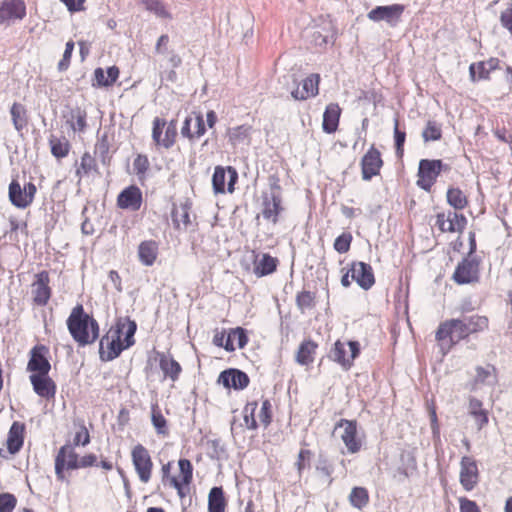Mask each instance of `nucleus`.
Returning a JSON list of instances; mask_svg holds the SVG:
<instances>
[{
	"label": "nucleus",
	"mask_w": 512,
	"mask_h": 512,
	"mask_svg": "<svg viewBox=\"0 0 512 512\" xmlns=\"http://www.w3.org/2000/svg\"><path fill=\"white\" fill-rule=\"evenodd\" d=\"M489 325V318L480 314L446 319L439 323L435 331V341L440 351L447 354L461 341L468 340L471 335L487 331Z\"/></svg>",
	"instance_id": "nucleus-1"
},
{
	"label": "nucleus",
	"mask_w": 512,
	"mask_h": 512,
	"mask_svg": "<svg viewBox=\"0 0 512 512\" xmlns=\"http://www.w3.org/2000/svg\"><path fill=\"white\" fill-rule=\"evenodd\" d=\"M137 324L129 317L120 318L115 326L111 327L101 338L99 343V354L102 361H112L121 352L134 345V335Z\"/></svg>",
	"instance_id": "nucleus-2"
},
{
	"label": "nucleus",
	"mask_w": 512,
	"mask_h": 512,
	"mask_svg": "<svg viewBox=\"0 0 512 512\" xmlns=\"http://www.w3.org/2000/svg\"><path fill=\"white\" fill-rule=\"evenodd\" d=\"M67 329L78 346L95 343L100 335V326L92 314L85 311L82 304L74 306L66 320Z\"/></svg>",
	"instance_id": "nucleus-3"
},
{
	"label": "nucleus",
	"mask_w": 512,
	"mask_h": 512,
	"mask_svg": "<svg viewBox=\"0 0 512 512\" xmlns=\"http://www.w3.org/2000/svg\"><path fill=\"white\" fill-rule=\"evenodd\" d=\"M178 473H173L174 461L163 463L160 468V479L164 488L173 489L183 499L190 493L193 482V465L189 459L180 458L177 462Z\"/></svg>",
	"instance_id": "nucleus-4"
},
{
	"label": "nucleus",
	"mask_w": 512,
	"mask_h": 512,
	"mask_svg": "<svg viewBox=\"0 0 512 512\" xmlns=\"http://www.w3.org/2000/svg\"><path fill=\"white\" fill-rule=\"evenodd\" d=\"M341 272L340 282L344 288H349L353 281L365 291L375 285L374 270L370 264L363 261H352L346 268H342Z\"/></svg>",
	"instance_id": "nucleus-5"
},
{
	"label": "nucleus",
	"mask_w": 512,
	"mask_h": 512,
	"mask_svg": "<svg viewBox=\"0 0 512 512\" xmlns=\"http://www.w3.org/2000/svg\"><path fill=\"white\" fill-rule=\"evenodd\" d=\"M78 453L70 443L59 448L54 459L56 479L59 482H68L69 471L78 470Z\"/></svg>",
	"instance_id": "nucleus-6"
},
{
	"label": "nucleus",
	"mask_w": 512,
	"mask_h": 512,
	"mask_svg": "<svg viewBox=\"0 0 512 512\" xmlns=\"http://www.w3.org/2000/svg\"><path fill=\"white\" fill-rule=\"evenodd\" d=\"M131 462L139 481L147 484L152 479L154 463L150 451L138 443L131 449Z\"/></svg>",
	"instance_id": "nucleus-7"
},
{
	"label": "nucleus",
	"mask_w": 512,
	"mask_h": 512,
	"mask_svg": "<svg viewBox=\"0 0 512 512\" xmlns=\"http://www.w3.org/2000/svg\"><path fill=\"white\" fill-rule=\"evenodd\" d=\"M359 355L360 344L358 341L343 342L337 340L330 351V359L339 364L345 371L351 369Z\"/></svg>",
	"instance_id": "nucleus-8"
},
{
	"label": "nucleus",
	"mask_w": 512,
	"mask_h": 512,
	"mask_svg": "<svg viewBox=\"0 0 512 512\" xmlns=\"http://www.w3.org/2000/svg\"><path fill=\"white\" fill-rule=\"evenodd\" d=\"M467 218L464 214L453 211H440L434 216L433 226L440 233H463L467 226Z\"/></svg>",
	"instance_id": "nucleus-9"
},
{
	"label": "nucleus",
	"mask_w": 512,
	"mask_h": 512,
	"mask_svg": "<svg viewBox=\"0 0 512 512\" xmlns=\"http://www.w3.org/2000/svg\"><path fill=\"white\" fill-rule=\"evenodd\" d=\"M177 121L167 122L164 118L155 117L152 122V139L157 146L171 148L177 138Z\"/></svg>",
	"instance_id": "nucleus-10"
},
{
	"label": "nucleus",
	"mask_w": 512,
	"mask_h": 512,
	"mask_svg": "<svg viewBox=\"0 0 512 512\" xmlns=\"http://www.w3.org/2000/svg\"><path fill=\"white\" fill-rule=\"evenodd\" d=\"M36 193V185L31 181L21 186L18 179H12L8 187L10 202L20 209L29 207L33 203Z\"/></svg>",
	"instance_id": "nucleus-11"
},
{
	"label": "nucleus",
	"mask_w": 512,
	"mask_h": 512,
	"mask_svg": "<svg viewBox=\"0 0 512 512\" xmlns=\"http://www.w3.org/2000/svg\"><path fill=\"white\" fill-rule=\"evenodd\" d=\"M442 168L443 162L440 159L420 160L417 173V186L430 192L438 176L441 174Z\"/></svg>",
	"instance_id": "nucleus-12"
},
{
	"label": "nucleus",
	"mask_w": 512,
	"mask_h": 512,
	"mask_svg": "<svg viewBox=\"0 0 512 512\" xmlns=\"http://www.w3.org/2000/svg\"><path fill=\"white\" fill-rule=\"evenodd\" d=\"M384 160L380 150L375 144L370 145L360 160L361 177L364 181H370L381 174Z\"/></svg>",
	"instance_id": "nucleus-13"
},
{
	"label": "nucleus",
	"mask_w": 512,
	"mask_h": 512,
	"mask_svg": "<svg viewBox=\"0 0 512 512\" xmlns=\"http://www.w3.org/2000/svg\"><path fill=\"white\" fill-rule=\"evenodd\" d=\"M238 181L237 170L232 166H216L212 176V187L215 194H232Z\"/></svg>",
	"instance_id": "nucleus-14"
},
{
	"label": "nucleus",
	"mask_w": 512,
	"mask_h": 512,
	"mask_svg": "<svg viewBox=\"0 0 512 512\" xmlns=\"http://www.w3.org/2000/svg\"><path fill=\"white\" fill-rule=\"evenodd\" d=\"M30 287L33 305L38 307L46 306L52 297L49 272L42 270L36 273Z\"/></svg>",
	"instance_id": "nucleus-15"
},
{
	"label": "nucleus",
	"mask_w": 512,
	"mask_h": 512,
	"mask_svg": "<svg viewBox=\"0 0 512 512\" xmlns=\"http://www.w3.org/2000/svg\"><path fill=\"white\" fill-rule=\"evenodd\" d=\"M50 349L44 344H36L29 352L27 371L30 374H49L51 364L49 361Z\"/></svg>",
	"instance_id": "nucleus-16"
},
{
	"label": "nucleus",
	"mask_w": 512,
	"mask_h": 512,
	"mask_svg": "<svg viewBox=\"0 0 512 512\" xmlns=\"http://www.w3.org/2000/svg\"><path fill=\"white\" fill-rule=\"evenodd\" d=\"M343 428L341 440L350 454L358 453L362 448V440L358 436L357 422L355 420L340 419L335 429Z\"/></svg>",
	"instance_id": "nucleus-17"
},
{
	"label": "nucleus",
	"mask_w": 512,
	"mask_h": 512,
	"mask_svg": "<svg viewBox=\"0 0 512 512\" xmlns=\"http://www.w3.org/2000/svg\"><path fill=\"white\" fill-rule=\"evenodd\" d=\"M480 473L476 460L463 456L460 461L459 481L465 491H472L479 483Z\"/></svg>",
	"instance_id": "nucleus-18"
},
{
	"label": "nucleus",
	"mask_w": 512,
	"mask_h": 512,
	"mask_svg": "<svg viewBox=\"0 0 512 512\" xmlns=\"http://www.w3.org/2000/svg\"><path fill=\"white\" fill-rule=\"evenodd\" d=\"M404 10L405 6L402 4L377 6L368 12L367 17L373 22L385 21L394 27L399 23Z\"/></svg>",
	"instance_id": "nucleus-19"
},
{
	"label": "nucleus",
	"mask_w": 512,
	"mask_h": 512,
	"mask_svg": "<svg viewBox=\"0 0 512 512\" xmlns=\"http://www.w3.org/2000/svg\"><path fill=\"white\" fill-rule=\"evenodd\" d=\"M452 279L458 285L470 284L479 281V262L475 259L464 258L458 263Z\"/></svg>",
	"instance_id": "nucleus-20"
},
{
	"label": "nucleus",
	"mask_w": 512,
	"mask_h": 512,
	"mask_svg": "<svg viewBox=\"0 0 512 512\" xmlns=\"http://www.w3.org/2000/svg\"><path fill=\"white\" fill-rule=\"evenodd\" d=\"M238 336V347L244 348L248 342V337L242 327L230 329L228 334L225 330L216 331L213 336V344L222 347L228 352L235 351L236 347L232 341V337Z\"/></svg>",
	"instance_id": "nucleus-21"
},
{
	"label": "nucleus",
	"mask_w": 512,
	"mask_h": 512,
	"mask_svg": "<svg viewBox=\"0 0 512 512\" xmlns=\"http://www.w3.org/2000/svg\"><path fill=\"white\" fill-rule=\"evenodd\" d=\"M117 207L123 210L138 211L143 204V194L136 185L124 188L117 196Z\"/></svg>",
	"instance_id": "nucleus-22"
},
{
	"label": "nucleus",
	"mask_w": 512,
	"mask_h": 512,
	"mask_svg": "<svg viewBox=\"0 0 512 512\" xmlns=\"http://www.w3.org/2000/svg\"><path fill=\"white\" fill-rule=\"evenodd\" d=\"M498 69H500V60L497 57H490L487 60L471 63L469 66L470 81H488L491 78V73Z\"/></svg>",
	"instance_id": "nucleus-23"
},
{
	"label": "nucleus",
	"mask_w": 512,
	"mask_h": 512,
	"mask_svg": "<svg viewBox=\"0 0 512 512\" xmlns=\"http://www.w3.org/2000/svg\"><path fill=\"white\" fill-rule=\"evenodd\" d=\"M29 381L39 397L45 400L55 398L57 386L49 374H30Z\"/></svg>",
	"instance_id": "nucleus-24"
},
{
	"label": "nucleus",
	"mask_w": 512,
	"mask_h": 512,
	"mask_svg": "<svg viewBox=\"0 0 512 512\" xmlns=\"http://www.w3.org/2000/svg\"><path fill=\"white\" fill-rule=\"evenodd\" d=\"M218 383L228 389L243 390L248 387L250 379L245 372L230 368L220 373Z\"/></svg>",
	"instance_id": "nucleus-25"
},
{
	"label": "nucleus",
	"mask_w": 512,
	"mask_h": 512,
	"mask_svg": "<svg viewBox=\"0 0 512 512\" xmlns=\"http://www.w3.org/2000/svg\"><path fill=\"white\" fill-rule=\"evenodd\" d=\"M26 16V4L23 0H4L0 4V24L22 20Z\"/></svg>",
	"instance_id": "nucleus-26"
},
{
	"label": "nucleus",
	"mask_w": 512,
	"mask_h": 512,
	"mask_svg": "<svg viewBox=\"0 0 512 512\" xmlns=\"http://www.w3.org/2000/svg\"><path fill=\"white\" fill-rule=\"evenodd\" d=\"M321 78L317 73H312L308 75L302 81V87L297 86L294 90L291 91V96L293 99L298 101H304L309 98H313L319 94V84Z\"/></svg>",
	"instance_id": "nucleus-27"
},
{
	"label": "nucleus",
	"mask_w": 512,
	"mask_h": 512,
	"mask_svg": "<svg viewBox=\"0 0 512 512\" xmlns=\"http://www.w3.org/2000/svg\"><path fill=\"white\" fill-rule=\"evenodd\" d=\"M26 426L23 422L14 421L8 431L6 447L9 455L17 454L24 445Z\"/></svg>",
	"instance_id": "nucleus-28"
},
{
	"label": "nucleus",
	"mask_w": 512,
	"mask_h": 512,
	"mask_svg": "<svg viewBox=\"0 0 512 512\" xmlns=\"http://www.w3.org/2000/svg\"><path fill=\"white\" fill-rule=\"evenodd\" d=\"M262 206L263 217L271 223L277 224L279 215L284 210L280 194H271V196L264 195Z\"/></svg>",
	"instance_id": "nucleus-29"
},
{
	"label": "nucleus",
	"mask_w": 512,
	"mask_h": 512,
	"mask_svg": "<svg viewBox=\"0 0 512 512\" xmlns=\"http://www.w3.org/2000/svg\"><path fill=\"white\" fill-rule=\"evenodd\" d=\"M318 343L311 338L304 339L295 353V361L301 366H311L316 358Z\"/></svg>",
	"instance_id": "nucleus-30"
},
{
	"label": "nucleus",
	"mask_w": 512,
	"mask_h": 512,
	"mask_svg": "<svg viewBox=\"0 0 512 512\" xmlns=\"http://www.w3.org/2000/svg\"><path fill=\"white\" fill-rule=\"evenodd\" d=\"M157 359L164 378L176 382L182 373V367L179 362L171 354L164 352H157Z\"/></svg>",
	"instance_id": "nucleus-31"
},
{
	"label": "nucleus",
	"mask_w": 512,
	"mask_h": 512,
	"mask_svg": "<svg viewBox=\"0 0 512 512\" xmlns=\"http://www.w3.org/2000/svg\"><path fill=\"white\" fill-rule=\"evenodd\" d=\"M279 265V260L268 253L257 256L253 262V272L257 277L273 274Z\"/></svg>",
	"instance_id": "nucleus-32"
},
{
	"label": "nucleus",
	"mask_w": 512,
	"mask_h": 512,
	"mask_svg": "<svg viewBox=\"0 0 512 512\" xmlns=\"http://www.w3.org/2000/svg\"><path fill=\"white\" fill-rule=\"evenodd\" d=\"M103 68L98 67L94 70V77L92 86L95 88L111 87L119 78L120 70L117 66L113 65L106 71Z\"/></svg>",
	"instance_id": "nucleus-33"
},
{
	"label": "nucleus",
	"mask_w": 512,
	"mask_h": 512,
	"mask_svg": "<svg viewBox=\"0 0 512 512\" xmlns=\"http://www.w3.org/2000/svg\"><path fill=\"white\" fill-rule=\"evenodd\" d=\"M341 108L337 103H330L326 106L323 114V131L332 134L337 131L341 116Z\"/></svg>",
	"instance_id": "nucleus-34"
},
{
	"label": "nucleus",
	"mask_w": 512,
	"mask_h": 512,
	"mask_svg": "<svg viewBox=\"0 0 512 512\" xmlns=\"http://www.w3.org/2000/svg\"><path fill=\"white\" fill-rule=\"evenodd\" d=\"M159 254V244L155 240H144L138 246L139 261L145 266H152Z\"/></svg>",
	"instance_id": "nucleus-35"
},
{
	"label": "nucleus",
	"mask_w": 512,
	"mask_h": 512,
	"mask_svg": "<svg viewBox=\"0 0 512 512\" xmlns=\"http://www.w3.org/2000/svg\"><path fill=\"white\" fill-rule=\"evenodd\" d=\"M468 413L473 417L478 430H482L489 422V412L484 408L482 401L477 398L469 399Z\"/></svg>",
	"instance_id": "nucleus-36"
},
{
	"label": "nucleus",
	"mask_w": 512,
	"mask_h": 512,
	"mask_svg": "<svg viewBox=\"0 0 512 512\" xmlns=\"http://www.w3.org/2000/svg\"><path fill=\"white\" fill-rule=\"evenodd\" d=\"M447 203L454 209L462 211L469 206L468 196L458 187H449L446 192Z\"/></svg>",
	"instance_id": "nucleus-37"
},
{
	"label": "nucleus",
	"mask_w": 512,
	"mask_h": 512,
	"mask_svg": "<svg viewBox=\"0 0 512 512\" xmlns=\"http://www.w3.org/2000/svg\"><path fill=\"white\" fill-rule=\"evenodd\" d=\"M227 500L222 487H213L208 494V512H225Z\"/></svg>",
	"instance_id": "nucleus-38"
},
{
	"label": "nucleus",
	"mask_w": 512,
	"mask_h": 512,
	"mask_svg": "<svg viewBox=\"0 0 512 512\" xmlns=\"http://www.w3.org/2000/svg\"><path fill=\"white\" fill-rule=\"evenodd\" d=\"M91 174H100L97 161L89 152H84L80 164L76 168V176L80 179Z\"/></svg>",
	"instance_id": "nucleus-39"
},
{
	"label": "nucleus",
	"mask_w": 512,
	"mask_h": 512,
	"mask_svg": "<svg viewBox=\"0 0 512 512\" xmlns=\"http://www.w3.org/2000/svg\"><path fill=\"white\" fill-rule=\"evenodd\" d=\"M10 114L13 126L16 131L21 132L28 125V112L26 107L19 103L14 102L10 108Z\"/></svg>",
	"instance_id": "nucleus-40"
},
{
	"label": "nucleus",
	"mask_w": 512,
	"mask_h": 512,
	"mask_svg": "<svg viewBox=\"0 0 512 512\" xmlns=\"http://www.w3.org/2000/svg\"><path fill=\"white\" fill-rule=\"evenodd\" d=\"M171 216L174 227L178 230H186L192 224L189 207L185 204L175 206L172 210Z\"/></svg>",
	"instance_id": "nucleus-41"
},
{
	"label": "nucleus",
	"mask_w": 512,
	"mask_h": 512,
	"mask_svg": "<svg viewBox=\"0 0 512 512\" xmlns=\"http://www.w3.org/2000/svg\"><path fill=\"white\" fill-rule=\"evenodd\" d=\"M67 123L74 132H84L87 128V113L81 107L71 109Z\"/></svg>",
	"instance_id": "nucleus-42"
},
{
	"label": "nucleus",
	"mask_w": 512,
	"mask_h": 512,
	"mask_svg": "<svg viewBox=\"0 0 512 512\" xmlns=\"http://www.w3.org/2000/svg\"><path fill=\"white\" fill-rule=\"evenodd\" d=\"M151 422L158 435L167 436L169 434L167 419L158 404L151 407Z\"/></svg>",
	"instance_id": "nucleus-43"
},
{
	"label": "nucleus",
	"mask_w": 512,
	"mask_h": 512,
	"mask_svg": "<svg viewBox=\"0 0 512 512\" xmlns=\"http://www.w3.org/2000/svg\"><path fill=\"white\" fill-rule=\"evenodd\" d=\"M49 145L52 155L58 159L65 158L69 154L70 143L65 137L59 138L51 135L49 138Z\"/></svg>",
	"instance_id": "nucleus-44"
},
{
	"label": "nucleus",
	"mask_w": 512,
	"mask_h": 512,
	"mask_svg": "<svg viewBox=\"0 0 512 512\" xmlns=\"http://www.w3.org/2000/svg\"><path fill=\"white\" fill-rule=\"evenodd\" d=\"M141 4L158 18L172 19V14L161 0H141Z\"/></svg>",
	"instance_id": "nucleus-45"
},
{
	"label": "nucleus",
	"mask_w": 512,
	"mask_h": 512,
	"mask_svg": "<svg viewBox=\"0 0 512 512\" xmlns=\"http://www.w3.org/2000/svg\"><path fill=\"white\" fill-rule=\"evenodd\" d=\"M369 499V492L365 487H353L348 497L349 503L357 509L367 506Z\"/></svg>",
	"instance_id": "nucleus-46"
},
{
	"label": "nucleus",
	"mask_w": 512,
	"mask_h": 512,
	"mask_svg": "<svg viewBox=\"0 0 512 512\" xmlns=\"http://www.w3.org/2000/svg\"><path fill=\"white\" fill-rule=\"evenodd\" d=\"M475 372L476 374L472 381L473 388L485 384L489 378L497 376V369L492 364H488L485 367L477 366Z\"/></svg>",
	"instance_id": "nucleus-47"
},
{
	"label": "nucleus",
	"mask_w": 512,
	"mask_h": 512,
	"mask_svg": "<svg viewBox=\"0 0 512 512\" xmlns=\"http://www.w3.org/2000/svg\"><path fill=\"white\" fill-rule=\"evenodd\" d=\"M296 306L304 313L306 310L313 309L316 305V293L308 290H303L296 295Z\"/></svg>",
	"instance_id": "nucleus-48"
},
{
	"label": "nucleus",
	"mask_w": 512,
	"mask_h": 512,
	"mask_svg": "<svg viewBox=\"0 0 512 512\" xmlns=\"http://www.w3.org/2000/svg\"><path fill=\"white\" fill-rule=\"evenodd\" d=\"M258 407L256 401L248 402L243 408V420L245 427L248 430H256L258 428V422L255 417V412Z\"/></svg>",
	"instance_id": "nucleus-49"
},
{
	"label": "nucleus",
	"mask_w": 512,
	"mask_h": 512,
	"mask_svg": "<svg viewBox=\"0 0 512 512\" xmlns=\"http://www.w3.org/2000/svg\"><path fill=\"white\" fill-rule=\"evenodd\" d=\"M422 137L425 142L438 141L442 138L441 126L433 120H429L422 132Z\"/></svg>",
	"instance_id": "nucleus-50"
},
{
	"label": "nucleus",
	"mask_w": 512,
	"mask_h": 512,
	"mask_svg": "<svg viewBox=\"0 0 512 512\" xmlns=\"http://www.w3.org/2000/svg\"><path fill=\"white\" fill-rule=\"evenodd\" d=\"M250 132H251V126H249V125L243 124V125L236 126L232 129H229V131H228L229 141L232 144L240 143L249 137Z\"/></svg>",
	"instance_id": "nucleus-51"
},
{
	"label": "nucleus",
	"mask_w": 512,
	"mask_h": 512,
	"mask_svg": "<svg viewBox=\"0 0 512 512\" xmlns=\"http://www.w3.org/2000/svg\"><path fill=\"white\" fill-rule=\"evenodd\" d=\"M150 168V162L146 155L138 154L133 161V169L138 176L139 180H143L146 177V173Z\"/></svg>",
	"instance_id": "nucleus-52"
},
{
	"label": "nucleus",
	"mask_w": 512,
	"mask_h": 512,
	"mask_svg": "<svg viewBox=\"0 0 512 512\" xmlns=\"http://www.w3.org/2000/svg\"><path fill=\"white\" fill-rule=\"evenodd\" d=\"M259 421L264 428H267L273 419L272 403L269 399H263L258 414Z\"/></svg>",
	"instance_id": "nucleus-53"
},
{
	"label": "nucleus",
	"mask_w": 512,
	"mask_h": 512,
	"mask_svg": "<svg viewBox=\"0 0 512 512\" xmlns=\"http://www.w3.org/2000/svg\"><path fill=\"white\" fill-rule=\"evenodd\" d=\"M406 140V132L399 129L398 118L394 121V141L395 150L398 158H402L404 155V144Z\"/></svg>",
	"instance_id": "nucleus-54"
},
{
	"label": "nucleus",
	"mask_w": 512,
	"mask_h": 512,
	"mask_svg": "<svg viewBox=\"0 0 512 512\" xmlns=\"http://www.w3.org/2000/svg\"><path fill=\"white\" fill-rule=\"evenodd\" d=\"M312 451L306 448H301L297 459L295 461V467L299 476L302 475L303 471L309 467L310 460L312 458Z\"/></svg>",
	"instance_id": "nucleus-55"
},
{
	"label": "nucleus",
	"mask_w": 512,
	"mask_h": 512,
	"mask_svg": "<svg viewBox=\"0 0 512 512\" xmlns=\"http://www.w3.org/2000/svg\"><path fill=\"white\" fill-rule=\"evenodd\" d=\"M90 441V433L84 422H81L73 437V443L71 445L74 446V448L77 446L85 447L90 443Z\"/></svg>",
	"instance_id": "nucleus-56"
},
{
	"label": "nucleus",
	"mask_w": 512,
	"mask_h": 512,
	"mask_svg": "<svg viewBox=\"0 0 512 512\" xmlns=\"http://www.w3.org/2000/svg\"><path fill=\"white\" fill-rule=\"evenodd\" d=\"M352 240V234L344 232L335 239L333 247L340 254L347 253L350 250Z\"/></svg>",
	"instance_id": "nucleus-57"
},
{
	"label": "nucleus",
	"mask_w": 512,
	"mask_h": 512,
	"mask_svg": "<svg viewBox=\"0 0 512 512\" xmlns=\"http://www.w3.org/2000/svg\"><path fill=\"white\" fill-rule=\"evenodd\" d=\"M73 50H74V42H73V40H69L65 45V50H64L62 59L58 63L59 71H66L69 68Z\"/></svg>",
	"instance_id": "nucleus-58"
},
{
	"label": "nucleus",
	"mask_w": 512,
	"mask_h": 512,
	"mask_svg": "<svg viewBox=\"0 0 512 512\" xmlns=\"http://www.w3.org/2000/svg\"><path fill=\"white\" fill-rule=\"evenodd\" d=\"M17 504V499L13 494H0V512H13Z\"/></svg>",
	"instance_id": "nucleus-59"
},
{
	"label": "nucleus",
	"mask_w": 512,
	"mask_h": 512,
	"mask_svg": "<svg viewBox=\"0 0 512 512\" xmlns=\"http://www.w3.org/2000/svg\"><path fill=\"white\" fill-rule=\"evenodd\" d=\"M95 149L99 152L101 161L103 164L109 163L110 158L108 157L110 144L106 135L102 136L95 145Z\"/></svg>",
	"instance_id": "nucleus-60"
},
{
	"label": "nucleus",
	"mask_w": 512,
	"mask_h": 512,
	"mask_svg": "<svg viewBox=\"0 0 512 512\" xmlns=\"http://www.w3.org/2000/svg\"><path fill=\"white\" fill-rule=\"evenodd\" d=\"M97 455L88 453L83 456L78 455V469L90 468L97 465Z\"/></svg>",
	"instance_id": "nucleus-61"
},
{
	"label": "nucleus",
	"mask_w": 512,
	"mask_h": 512,
	"mask_svg": "<svg viewBox=\"0 0 512 512\" xmlns=\"http://www.w3.org/2000/svg\"><path fill=\"white\" fill-rule=\"evenodd\" d=\"M458 501L460 512H481L479 506L473 500L466 497H460Z\"/></svg>",
	"instance_id": "nucleus-62"
},
{
	"label": "nucleus",
	"mask_w": 512,
	"mask_h": 512,
	"mask_svg": "<svg viewBox=\"0 0 512 512\" xmlns=\"http://www.w3.org/2000/svg\"><path fill=\"white\" fill-rule=\"evenodd\" d=\"M500 23L512 36V4L501 12Z\"/></svg>",
	"instance_id": "nucleus-63"
},
{
	"label": "nucleus",
	"mask_w": 512,
	"mask_h": 512,
	"mask_svg": "<svg viewBox=\"0 0 512 512\" xmlns=\"http://www.w3.org/2000/svg\"><path fill=\"white\" fill-rule=\"evenodd\" d=\"M195 121V139H199L206 133V127L203 119V115L201 113H197L194 117Z\"/></svg>",
	"instance_id": "nucleus-64"
}]
</instances>
